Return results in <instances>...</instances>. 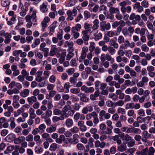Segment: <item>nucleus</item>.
I'll return each mask as SVG.
<instances>
[{
    "instance_id": "obj_1",
    "label": "nucleus",
    "mask_w": 155,
    "mask_h": 155,
    "mask_svg": "<svg viewBox=\"0 0 155 155\" xmlns=\"http://www.w3.org/2000/svg\"><path fill=\"white\" fill-rule=\"evenodd\" d=\"M130 20H132V24L135 25L137 24V21L140 20V16L138 15H136L134 13H132L129 17Z\"/></svg>"
},
{
    "instance_id": "obj_2",
    "label": "nucleus",
    "mask_w": 155,
    "mask_h": 155,
    "mask_svg": "<svg viewBox=\"0 0 155 155\" xmlns=\"http://www.w3.org/2000/svg\"><path fill=\"white\" fill-rule=\"evenodd\" d=\"M99 22L97 19H95L93 21V25L92 27V30L90 32V34L93 33L94 35L95 34L97 33L98 31L97 29L99 27Z\"/></svg>"
},
{
    "instance_id": "obj_3",
    "label": "nucleus",
    "mask_w": 155,
    "mask_h": 155,
    "mask_svg": "<svg viewBox=\"0 0 155 155\" xmlns=\"http://www.w3.org/2000/svg\"><path fill=\"white\" fill-rule=\"evenodd\" d=\"M100 27L101 30L104 31L106 30H109L110 28L111 25L109 23H106L105 21H102L100 23Z\"/></svg>"
},
{
    "instance_id": "obj_4",
    "label": "nucleus",
    "mask_w": 155,
    "mask_h": 155,
    "mask_svg": "<svg viewBox=\"0 0 155 155\" xmlns=\"http://www.w3.org/2000/svg\"><path fill=\"white\" fill-rule=\"evenodd\" d=\"M36 11H34L33 12V13L31 16L28 15H27L25 17V19L26 20V21H31V19H32V21L36 22Z\"/></svg>"
},
{
    "instance_id": "obj_5",
    "label": "nucleus",
    "mask_w": 155,
    "mask_h": 155,
    "mask_svg": "<svg viewBox=\"0 0 155 155\" xmlns=\"http://www.w3.org/2000/svg\"><path fill=\"white\" fill-rule=\"evenodd\" d=\"M71 108L70 105H66L62 110L61 114L66 118L68 117L67 112L70 110Z\"/></svg>"
},
{
    "instance_id": "obj_6",
    "label": "nucleus",
    "mask_w": 155,
    "mask_h": 155,
    "mask_svg": "<svg viewBox=\"0 0 155 155\" xmlns=\"http://www.w3.org/2000/svg\"><path fill=\"white\" fill-rule=\"evenodd\" d=\"M78 135L77 134H75L73 135L72 138H67V140L68 141L69 143L73 144H75L78 142Z\"/></svg>"
},
{
    "instance_id": "obj_7",
    "label": "nucleus",
    "mask_w": 155,
    "mask_h": 155,
    "mask_svg": "<svg viewBox=\"0 0 155 155\" xmlns=\"http://www.w3.org/2000/svg\"><path fill=\"white\" fill-rule=\"evenodd\" d=\"M57 23V22L56 21H54L48 28L50 31L49 35L50 36L52 35L54 33L55 28L56 27Z\"/></svg>"
},
{
    "instance_id": "obj_8",
    "label": "nucleus",
    "mask_w": 155,
    "mask_h": 155,
    "mask_svg": "<svg viewBox=\"0 0 155 155\" xmlns=\"http://www.w3.org/2000/svg\"><path fill=\"white\" fill-rule=\"evenodd\" d=\"M10 4V0H2L1 5L3 7H5V10L6 11L9 9Z\"/></svg>"
},
{
    "instance_id": "obj_9",
    "label": "nucleus",
    "mask_w": 155,
    "mask_h": 155,
    "mask_svg": "<svg viewBox=\"0 0 155 155\" xmlns=\"http://www.w3.org/2000/svg\"><path fill=\"white\" fill-rule=\"evenodd\" d=\"M16 137L15 135L13 133H10L8 134L5 138L6 141L10 142L13 141Z\"/></svg>"
},
{
    "instance_id": "obj_10",
    "label": "nucleus",
    "mask_w": 155,
    "mask_h": 155,
    "mask_svg": "<svg viewBox=\"0 0 155 155\" xmlns=\"http://www.w3.org/2000/svg\"><path fill=\"white\" fill-rule=\"evenodd\" d=\"M138 117L137 118V120L139 123H141L145 122V120H147V123H149L150 120V117L149 116H147L145 117Z\"/></svg>"
},
{
    "instance_id": "obj_11",
    "label": "nucleus",
    "mask_w": 155,
    "mask_h": 155,
    "mask_svg": "<svg viewBox=\"0 0 155 155\" xmlns=\"http://www.w3.org/2000/svg\"><path fill=\"white\" fill-rule=\"evenodd\" d=\"M65 118H66L61 114V116L59 117L57 116L53 117L52 120L53 123H55L59 120H63Z\"/></svg>"
},
{
    "instance_id": "obj_12",
    "label": "nucleus",
    "mask_w": 155,
    "mask_h": 155,
    "mask_svg": "<svg viewBox=\"0 0 155 155\" xmlns=\"http://www.w3.org/2000/svg\"><path fill=\"white\" fill-rule=\"evenodd\" d=\"M27 101L29 104L31 105L33 103L37 101V99L36 97L32 96L28 97L27 98Z\"/></svg>"
},
{
    "instance_id": "obj_13",
    "label": "nucleus",
    "mask_w": 155,
    "mask_h": 155,
    "mask_svg": "<svg viewBox=\"0 0 155 155\" xmlns=\"http://www.w3.org/2000/svg\"><path fill=\"white\" fill-rule=\"evenodd\" d=\"M25 137L23 136H19L18 138H15L14 140V143L16 144H18L24 141Z\"/></svg>"
},
{
    "instance_id": "obj_14",
    "label": "nucleus",
    "mask_w": 155,
    "mask_h": 155,
    "mask_svg": "<svg viewBox=\"0 0 155 155\" xmlns=\"http://www.w3.org/2000/svg\"><path fill=\"white\" fill-rule=\"evenodd\" d=\"M59 145L54 143H52L50 146L49 150L52 151H55L57 149L59 148Z\"/></svg>"
},
{
    "instance_id": "obj_15",
    "label": "nucleus",
    "mask_w": 155,
    "mask_h": 155,
    "mask_svg": "<svg viewBox=\"0 0 155 155\" xmlns=\"http://www.w3.org/2000/svg\"><path fill=\"white\" fill-rule=\"evenodd\" d=\"M30 91L28 89H25L23 91L21 92L20 95L22 97H27L29 94Z\"/></svg>"
},
{
    "instance_id": "obj_16",
    "label": "nucleus",
    "mask_w": 155,
    "mask_h": 155,
    "mask_svg": "<svg viewBox=\"0 0 155 155\" xmlns=\"http://www.w3.org/2000/svg\"><path fill=\"white\" fill-rule=\"evenodd\" d=\"M65 124L67 127L70 128L73 125V121L71 119L68 118L66 120Z\"/></svg>"
},
{
    "instance_id": "obj_17",
    "label": "nucleus",
    "mask_w": 155,
    "mask_h": 155,
    "mask_svg": "<svg viewBox=\"0 0 155 155\" xmlns=\"http://www.w3.org/2000/svg\"><path fill=\"white\" fill-rule=\"evenodd\" d=\"M131 10V8L130 6H127V7H124L123 8H121V11L122 13L124 14L126 12L130 13Z\"/></svg>"
},
{
    "instance_id": "obj_18",
    "label": "nucleus",
    "mask_w": 155,
    "mask_h": 155,
    "mask_svg": "<svg viewBox=\"0 0 155 155\" xmlns=\"http://www.w3.org/2000/svg\"><path fill=\"white\" fill-rule=\"evenodd\" d=\"M148 152V148L146 147L142 150L141 151H138L136 153L138 155H147Z\"/></svg>"
},
{
    "instance_id": "obj_19",
    "label": "nucleus",
    "mask_w": 155,
    "mask_h": 155,
    "mask_svg": "<svg viewBox=\"0 0 155 155\" xmlns=\"http://www.w3.org/2000/svg\"><path fill=\"white\" fill-rule=\"evenodd\" d=\"M41 11L43 13H45L48 11L47 6L44 3L40 6Z\"/></svg>"
},
{
    "instance_id": "obj_20",
    "label": "nucleus",
    "mask_w": 155,
    "mask_h": 155,
    "mask_svg": "<svg viewBox=\"0 0 155 155\" xmlns=\"http://www.w3.org/2000/svg\"><path fill=\"white\" fill-rule=\"evenodd\" d=\"M127 148V145L125 143H123L117 147V150L120 152L125 151Z\"/></svg>"
},
{
    "instance_id": "obj_21",
    "label": "nucleus",
    "mask_w": 155,
    "mask_h": 155,
    "mask_svg": "<svg viewBox=\"0 0 155 155\" xmlns=\"http://www.w3.org/2000/svg\"><path fill=\"white\" fill-rule=\"evenodd\" d=\"M109 12L110 13L114 14H115L116 13L120 12V11L119 9L117 8H114L113 7H111L109 9Z\"/></svg>"
},
{
    "instance_id": "obj_22",
    "label": "nucleus",
    "mask_w": 155,
    "mask_h": 155,
    "mask_svg": "<svg viewBox=\"0 0 155 155\" xmlns=\"http://www.w3.org/2000/svg\"><path fill=\"white\" fill-rule=\"evenodd\" d=\"M124 44L120 46V49H124V50L126 49L127 47H129L130 45V42L128 40L124 41Z\"/></svg>"
},
{
    "instance_id": "obj_23",
    "label": "nucleus",
    "mask_w": 155,
    "mask_h": 155,
    "mask_svg": "<svg viewBox=\"0 0 155 155\" xmlns=\"http://www.w3.org/2000/svg\"><path fill=\"white\" fill-rule=\"evenodd\" d=\"M116 94L117 95H119L118 98L120 99H123L124 97V94L122 93L120 90H117L116 91Z\"/></svg>"
},
{
    "instance_id": "obj_24",
    "label": "nucleus",
    "mask_w": 155,
    "mask_h": 155,
    "mask_svg": "<svg viewBox=\"0 0 155 155\" xmlns=\"http://www.w3.org/2000/svg\"><path fill=\"white\" fill-rule=\"evenodd\" d=\"M21 11L20 12V14L21 16L24 17L26 14V12L28 10V8L27 6H25V8L21 9Z\"/></svg>"
},
{
    "instance_id": "obj_25",
    "label": "nucleus",
    "mask_w": 155,
    "mask_h": 155,
    "mask_svg": "<svg viewBox=\"0 0 155 155\" xmlns=\"http://www.w3.org/2000/svg\"><path fill=\"white\" fill-rule=\"evenodd\" d=\"M40 138V136L39 135H36L34 137V140L36 144H41L42 143V141Z\"/></svg>"
},
{
    "instance_id": "obj_26",
    "label": "nucleus",
    "mask_w": 155,
    "mask_h": 155,
    "mask_svg": "<svg viewBox=\"0 0 155 155\" xmlns=\"http://www.w3.org/2000/svg\"><path fill=\"white\" fill-rule=\"evenodd\" d=\"M109 45L113 47L116 49L117 48L119 47L118 44L116 43L115 41L111 39L110 41Z\"/></svg>"
},
{
    "instance_id": "obj_27",
    "label": "nucleus",
    "mask_w": 155,
    "mask_h": 155,
    "mask_svg": "<svg viewBox=\"0 0 155 155\" xmlns=\"http://www.w3.org/2000/svg\"><path fill=\"white\" fill-rule=\"evenodd\" d=\"M65 44L68 45L69 48V51H73L74 49L73 48V47L74 45V43L73 42H69L68 41H67L65 42Z\"/></svg>"
},
{
    "instance_id": "obj_28",
    "label": "nucleus",
    "mask_w": 155,
    "mask_h": 155,
    "mask_svg": "<svg viewBox=\"0 0 155 155\" xmlns=\"http://www.w3.org/2000/svg\"><path fill=\"white\" fill-rule=\"evenodd\" d=\"M56 130V127L51 125L49 127L47 128L46 131L47 133H51L55 132Z\"/></svg>"
},
{
    "instance_id": "obj_29",
    "label": "nucleus",
    "mask_w": 155,
    "mask_h": 155,
    "mask_svg": "<svg viewBox=\"0 0 155 155\" xmlns=\"http://www.w3.org/2000/svg\"><path fill=\"white\" fill-rule=\"evenodd\" d=\"M71 31L72 32V35L74 39H77L79 38L80 35V34L78 32V31L73 30H71Z\"/></svg>"
},
{
    "instance_id": "obj_30",
    "label": "nucleus",
    "mask_w": 155,
    "mask_h": 155,
    "mask_svg": "<svg viewBox=\"0 0 155 155\" xmlns=\"http://www.w3.org/2000/svg\"><path fill=\"white\" fill-rule=\"evenodd\" d=\"M81 28V25L79 23L77 24L75 26L71 28L72 30H74L77 31H79Z\"/></svg>"
},
{
    "instance_id": "obj_31",
    "label": "nucleus",
    "mask_w": 155,
    "mask_h": 155,
    "mask_svg": "<svg viewBox=\"0 0 155 155\" xmlns=\"http://www.w3.org/2000/svg\"><path fill=\"white\" fill-rule=\"evenodd\" d=\"M155 153V149L154 148L150 147L148 148V152H147L148 155H154Z\"/></svg>"
},
{
    "instance_id": "obj_32",
    "label": "nucleus",
    "mask_w": 155,
    "mask_h": 155,
    "mask_svg": "<svg viewBox=\"0 0 155 155\" xmlns=\"http://www.w3.org/2000/svg\"><path fill=\"white\" fill-rule=\"evenodd\" d=\"M94 35L95 36L94 39L96 41H97L100 40L102 37V34L101 32H99L96 35V34L94 35Z\"/></svg>"
},
{
    "instance_id": "obj_33",
    "label": "nucleus",
    "mask_w": 155,
    "mask_h": 155,
    "mask_svg": "<svg viewBox=\"0 0 155 155\" xmlns=\"http://www.w3.org/2000/svg\"><path fill=\"white\" fill-rule=\"evenodd\" d=\"M134 103L131 102L127 103L126 104L125 109L127 110L129 109H133L134 108Z\"/></svg>"
},
{
    "instance_id": "obj_34",
    "label": "nucleus",
    "mask_w": 155,
    "mask_h": 155,
    "mask_svg": "<svg viewBox=\"0 0 155 155\" xmlns=\"http://www.w3.org/2000/svg\"><path fill=\"white\" fill-rule=\"evenodd\" d=\"M107 106L108 107H115V102H114L110 100H108L106 102Z\"/></svg>"
},
{
    "instance_id": "obj_35",
    "label": "nucleus",
    "mask_w": 155,
    "mask_h": 155,
    "mask_svg": "<svg viewBox=\"0 0 155 155\" xmlns=\"http://www.w3.org/2000/svg\"><path fill=\"white\" fill-rule=\"evenodd\" d=\"M137 113L140 117H144L145 116V113L143 109L141 108L137 111Z\"/></svg>"
},
{
    "instance_id": "obj_36",
    "label": "nucleus",
    "mask_w": 155,
    "mask_h": 155,
    "mask_svg": "<svg viewBox=\"0 0 155 155\" xmlns=\"http://www.w3.org/2000/svg\"><path fill=\"white\" fill-rule=\"evenodd\" d=\"M70 86V83L69 82H67L64 85V88L65 90V92L68 93L69 92V89Z\"/></svg>"
},
{
    "instance_id": "obj_37",
    "label": "nucleus",
    "mask_w": 155,
    "mask_h": 155,
    "mask_svg": "<svg viewBox=\"0 0 155 155\" xmlns=\"http://www.w3.org/2000/svg\"><path fill=\"white\" fill-rule=\"evenodd\" d=\"M66 56V54L64 52H62L61 54V57L59 59V62L61 64L65 60V57Z\"/></svg>"
},
{
    "instance_id": "obj_38",
    "label": "nucleus",
    "mask_w": 155,
    "mask_h": 155,
    "mask_svg": "<svg viewBox=\"0 0 155 155\" xmlns=\"http://www.w3.org/2000/svg\"><path fill=\"white\" fill-rule=\"evenodd\" d=\"M53 112L54 114L55 115L58 116L60 114L61 116L62 110L61 111L58 109L55 108L53 110Z\"/></svg>"
},
{
    "instance_id": "obj_39",
    "label": "nucleus",
    "mask_w": 155,
    "mask_h": 155,
    "mask_svg": "<svg viewBox=\"0 0 155 155\" xmlns=\"http://www.w3.org/2000/svg\"><path fill=\"white\" fill-rule=\"evenodd\" d=\"M70 131L72 134H75L78 133L79 130L78 127L76 126H74L71 128Z\"/></svg>"
},
{
    "instance_id": "obj_40",
    "label": "nucleus",
    "mask_w": 155,
    "mask_h": 155,
    "mask_svg": "<svg viewBox=\"0 0 155 155\" xmlns=\"http://www.w3.org/2000/svg\"><path fill=\"white\" fill-rule=\"evenodd\" d=\"M46 127V126L44 124H41L39 125L38 128L40 132H43Z\"/></svg>"
},
{
    "instance_id": "obj_41",
    "label": "nucleus",
    "mask_w": 155,
    "mask_h": 155,
    "mask_svg": "<svg viewBox=\"0 0 155 155\" xmlns=\"http://www.w3.org/2000/svg\"><path fill=\"white\" fill-rule=\"evenodd\" d=\"M141 49L143 51L145 52H147L149 51V48L146 44H143L142 45Z\"/></svg>"
},
{
    "instance_id": "obj_42",
    "label": "nucleus",
    "mask_w": 155,
    "mask_h": 155,
    "mask_svg": "<svg viewBox=\"0 0 155 155\" xmlns=\"http://www.w3.org/2000/svg\"><path fill=\"white\" fill-rule=\"evenodd\" d=\"M43 148L39 146H36L35 148V152L37 153H41L43 152Z\"/></svg>"
},
{
    "instance_id": "obj_43",
    "label": "nucleus",
    "mask_w": 155,
    "mask_h": 155,
    "mask_svg": "<svg viewBox=\"0 0 155 155\" xmlns=\"http://www.w3.org/2000/svg\"><path fill=\"white\" fill-rule=\"evenodd\" d=\"M124 104V102L122 100H119L117 102H115V107L117 106L121 107Z\"/></svg>"
},
{
    "instance_id": "obj_44",
    "label": "nucleus",
    "mask_w": 155,
    "mask_h": 155,
    "mask_svg": "<svg viewBox=\"0 0 155 155\" xmlns=\"http://www.w3.org/2000/svg\"><path fill=\"white\" fill-rule=\"evenodd\" d=\"M95 44L94 42H92L90 43V46L89 49L90 52H93L94 50Z\"/></svg>"
},
{
    "instance_id": "obj_45",
    "label": "nucleus",
    "mask_w": 155,
    "mask_h": 155,
    "mask_svg": "<svg viewBox=\"0 0 155 155\" xmlns=\"http://www.w3.org/2000/svg\"><path fill=\"white\" fill-rule=\"evenodd\" d=\"M106 59L107 61H110L111 63H113L114 61V59L108 54H106Z\"/></svg>"
},
{
    "instance_id": "obj_46",
    "label": "nucleus",
    "mask_w": 155,
    "mask_h": 155,
    "mask_svg": "<svg viewBox=\"0 0 155 155\" xmlns=\"http://www.w3.org/2000/svg\"><path fill=\"white\" fill-rule=\"evenodd\" d=\"M49 35V33L45 32L41 34L40 36L41 41H43L44 40V38L47 37Z\"/></svg>"
},
{
    "instance_id": "obj_47",
    "label": "nucleus",
    "mask_w": 155,
    "mask_h": 155,
    "mask_svg": "<svg viewBox=\"0 0 155 155\" xmlns=\"http://www.w3.org/2000/svg\"><path fill=\"white\" fill-rule=\"evenodd\" d=\"M70 92L73 94H77L80 92L79 88H73L70 89Z\"/></svg>"
},
{
    "instance_id": "obj_48",
    "label": "nucleus",
    "mask_w": 155,
    "mask_h": 155,
    "mask_svg": "<svg viewBox=\"0 0 155 155\" xmlns=\"http://www.w3.org/2000/svg\"><path fill=\"white\" fill-rule=\"evenodd\" d=\"M91 14L87 11H85L84 13V18L85 20L87 19L90 17Z\"/></svg>"
},
{
    "instance_id": "obj_49",
    "label": "nucleus",
    "mask_w": 155,
    "mask_h": 155,
    "mask_svg": "<svg viewBox=\"0 0 155 155\" xmlns=\"http://www.w3.org/2000/svg\"><path fill=\"white\" fill-rule=\"evenodd\" d=\"M141 5L143 8H147L148 7L149 4L147 1L146 0H144L141 2Z\"/></svg>"
},
{
    "instance_id": "obj_50",
    "label": "nucleus",
    "mask_w": 155,
    "mask_h": 155,
    "mask_svg": "<svg viewBox=\"0 0 155 155\" xmlns=\"http://www.w3.org/2000/svg\"><path fill=\"white\" fill-rule=\"evenodd\" d=\"M91 27V25L88 23L85 22L84 24V28L85 30L90 31Z\"/></svg>"
},
{
    "instance_id": "obj_51",
    "label": "nucleus",
    "mask_w": 155,
    "mask_h": 155,
    "mask_svg": "<svg viewBox=\"0 0 155 155\" xmlns=\"http://www.w3.org/2000/svg\"><path fill=\"white\" fill-rule=\"evenodd\" d=\"M108 50L110 54L112 55H113L115 53V51L114 48L111 46L108 47Z\"/></svg>"
},
{
    "instance_id": "obj_52",
    "label": "nucleus",
    "mask_w": 155,
    "mask_h": 155,
    "mask_svg": "<svg viewBox=\"0 0 155 155\" xmlns=\"http://www.w3.org/2000/svg\"><path fill=\"white\" fill-rule=\"evenodd\" d=\"M117 112L118 113H120L122 114H124L126 113L125 109L121 107H119L118 108Z\"/></svg>"
},
{
    "instance_id": "obj_53",
    "label": "nucleus",
    "mask_w": 155,
    "mask_h": 155,
    "mask_svg": "<svg viewBox=\"0 0 155 155\" xmlns=\"http://www.w3.org/2000/svg\"><path fill=\"white\" fill-rule=\"evenodd\" d=\"M113 128V127H108L107 128L106 130L104 131V133L105 134H107L108 135H110L112 133V130Z\"/></svg>"
},
{
    "instance_id": "obj_54",
    "label": "nucleus",
    "mask_w": 155,
    "mask_h": 155,
    "mask_svg": "<svg viewBox=\"0 0 155 155\" xmlns=\"http://www.w3.org/2000/svg\"><path fill=\"white\" fill-rule=\"evenodd\" d=\"M125 38L122 35L119 36L118 38V42L119 44H121L124 41Z\"/></svg>"
},
{
    "instance_id": "obj_55",
    "label": "nucleus",
    "mask_w": 155,
    "mask_h": 155,
    "mask_svg": "<svg viewBox=\"0 0 155 155\" xmlns=\"http://www.w3.org/2000/svg\"><path fill=\"white\" fill-rule=\"evenodd\" d=\"M46 80V78L44 76L36 77L35 80L38 82H40Z\"/></svg>"
},
{
    "instance_id": "obj_56",
    "label": "nucleus",
    "mask_w": 155,
    "mask_h": 155,
    "mask_svg": "<svg viewBox=\"0 0 155 155\" xmlns=\"http://www.w3.org/2000/svg\"><path fill=\"white\" fill-rule=\"evenodd\" d=\"M21 48H23L24 51L25 52H28L30 50V46L28 45H23L21 46Z\"/></svg>"
},
{
    "instance_id": "obj_57",
    "label": "nucleus",
    "mask_w": 155,
    "mask_h": 155,
    "mask_svg": "<svg viewBox=\"0 0 155 155\" xmlns=\"http://www.w3.org/2000/svg\"><path fill=\"white\" fill-rule=\"evenodd\" d=\"M135 141L134 139H132L128 143L127 146L128 147H133L134 145Z\"/></svg>"
},
{
    "instance_id": "obj_58",
    "label": "nucleus",
    "mask_w": 155,
    "mask_h": 155,
    "mask_svg": "<svg viewBox=\"0 0 155 155\" xmlns=\"http://www.w3.org/2000/svg\"><path fill=\"white\" fill-rule=\"evenodd\" d=\"M114 107H110L108 110V112L111 114H114L116 112V109Z\"/></svg>"
},
{
    "instance_id": "obj_59",
    "label": "nucleus",
    "mask_w": 155,
    "mask_h": 155,
    "mask_svg": "<svg viewBox=\"0 0 155 155\" xmlns=\"http://www.w3.org/2000/svg\"><path fill=\"white\" fill-rule=\"evenodd\" d=\"M73 51L69 52L66 56V59L67 60H70L74 56V53L72 52Z\"/></svg>"
},
{
    "instance_id": "obj_60",
    "label": "nucleus",
    "mask_w": 155,
    "mask_h": 155,
    "mask_svg": "<svg viewBox=\"0 0 155 155\" xmlns=\"http://www.w3.org/2000/svg\"><path fill=\"white\" fill-rule=\"evenodd\" d=\"M25 139L27 141H32L33 140V136L32 134H29L25 138Z\"/></svg>"
},
{
    "instance_id": "obj_61",
    "label": "nucleus",
    "mask_w": 155,
    "mask_h": 155,
    "mask_svg": "<svg viewBox=\"0 0 155 155\" xmlns=\"http://www.w3.org/2000/svg\"><path fill=\"white\" fill-rule=\"evenodd\" d=\"M22 130V129L20 127L17 126L14 129V132L16 133L19 134L21 132Z\"/></svg>"
},
{
    "instance_id": "obj_62",
    "label": "nucleus",
    "mask_w": 155,
    "mask_h": 155,
    "mask_svg": "<svg viewBox=\"0 0 155 155\" xmlns=\"http://www.w3.org/2000/svg\"><path fill=\"white\" fill-rule=\"evenodd\" d=\"M76 3L75 0H71L67 4V6L68 7H71L74 6Z\"/></svg>"
},
{
    "instance_id": "obj_63",
    "label": "nucleus",
    "mask_w": 155,
    "mask_h": 155,
    "mask_svg": "<svg viewBox=\"0 0 155 155\" xmlns=\"http://www.w3.org/2000/svg\"><path fill=\"white\" fill-rule=\"evenodd\" d=\"M123 49H120V48H119V49L117 52L119 56H122L124 55L125 52L123 50Z\"/></svg>"
},
{
    "instance_id": "obj_64",
    "label": "nucleus",
    "mask_w": 155,
    "mask_h": 155,
    "mask_svg": "<svg viewBox=\"0 0 155 155\" xmlns=\"http://www.w3.org/2000/svg\"><path fill=\"white\" fill-rule=\"evenodd\" d=\"M122 33L125 36H126L128 34V30L127 28H124L122 30Z\"/></svg>"
}]
</instances>
